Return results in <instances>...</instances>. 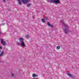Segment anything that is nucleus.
<instances>
[{"instance_id":"1a4fd4ad","label":"nucleus","mask_w":79,"mask_h":79,"mask_svg":"<svg viewBox=\"0 0 79 79\" xmlns=\"http://www.w3.org/2000/svg\"><path fill=\"white\" fill-rule=\"evenodd\" d=\"M4 55V51H2L0 54V56H2Z\"/></svg>"},{"instance_id":"9b49d317","label":"nucleus","mask_w":79,"mask_h":79,"mask_svg":"<svg viewBox=\"0 0 79 79\" xmlns=\"http://www.w3.org/2000/svg\"><path fill=\"white\" fill-rule=\"evenodd\" d=\"M26 39H29V37H30V36H29V35H26Z\"/></svg>"},{"instance_id":"6ab92c4d","label":"nucleus","mask_w":79,"mask_h":79,"mask_svg":"<svg viewBox=\"0 0 79 79\" xmlns=\"http://www.w3.org/2000/svg\"><path fill=\"white\" fill-rule=\"evenodd\" d=\"M17 0V1H18V2L20 1V0Z\"/></svg>"},{"instance_id":"9d476101","label":"nucleus","mask_w":79,"mask_h":79,"mask_svg":"<svg viewBox=\"0 0 79 79\" xmlns=\"http://www.w3.org/2000/svg\"><path fill=\"white\" fill-rule=\"evenodd\" d=\"M31 6V4L30 3H28L27 5V7H30Z\"/></svg>"},{"instance_id":"f3484780","label":"nucleus","mask_w":79,"mask_h":79,"mask_svg":"<svg viewBox=\"0 0 79 79\" xmlns=\"http://www.w3.org/2000/svg\"><path fill=\"white\" fill-rule=\"evenodd\" d=\"M0 48L1 49H2V46H0Z\"/></svg>"},{"instance_id":"7ed1b4c3","label":"nucleus","mask_w":79,"mask_h":79,"mask_svg":"<svg viewBox=\"0 0 79 79\" xmlns=\"http://www.w3.org/2000/svg\"><path fill=\"white\" fill-rule=\"evenodd\" d=\"M48 2H50L51 3H56V4H59L60 3V0H48Z\"/></svg>"},{"instance_id":"2eb2a0df","label":"nucleus","mask_w":79,"mask_h":79,"mask_svg":"<svg viewBox=\"0 0 79 79\" xmlns=\"http://www.w3.org/2000/svg\"><path fill=\"white\" fill-rule=\"evenodd\" d=\"M45 20H47V19H48V18L47 17H46L45 18Z\"/></svg>"},{"instance_id":"f257e3e1","label":"nucleus","mask_w":79,"mask_h":79,"mask_svg":"<svg viewBox=\"0 0 79 79\" xmlns=\"http://www.w3.org/2000/svg\"><path fill=\"white\" fill-rule=\"evenodd\" d=\"M20 42H17V45H18L22 47V48H25L26 45L24 42V39L22 38H20L19 39Z\"/></svg>"},{"instance_id":"ddd939ff","label":"nucleus","mask_w":79,"mask_h":79,"mask_svg":"<svg viewBox=\"0 0 79 79\" xmlns=\"http://www.w3.org/2000/svg\"><path fill=\"white\" fill-rule=\"evenodd\" d=\"M42 21L43 23H45V20L44 19H42Z\"/></svg>"},{"instance_id":"aec40b11","label":"nucleus","mask_w":79,"mask_h":79,"mask_svg":"<svg viewBox=\"0 0 79 79\" xmlns=\"http://www.w3.org/2000/svg\"><path fill=\"white\" fill-rule=\"evenodd\" d=\"M3 2H5V0H3Z\"/></svg>"},{"instance_id":"f8f14e48","label":"nucleus","mask_w":79,"mask_h":79,"mask_svg":"<svg viewBox=\"0 0 79 79\" xmlns=\"http://www.w3.org/2000/svg\"><path fill=\"white\" fill-rule=\"evenodd\" d=\"M60 48V46H58L56 47V49L57 50H59Z\"/></svg>"},{"instance_id":"423d86ee","label":"nucleus","mask_w":79,"mask_h":79,"mask_svg":"<svg viewBox=\"0 0 79 79\" xmlns=\"http://www.w3.org/2000/svg\"><path fill=\"white\" fill-rule=\"evenodd\" d=\"M68 75L70 77H71L72 78H74V77L73 76L72 74L71 73H68Z\"/></svg>"},{"instance_id":"20e7f679","label":"nucleus","mask_w":79,"mask_h":79,"mask_svg":"<svg viewBox=\"0 0 79 79\" xmlns=\"http://www.w3.org/2000/svg\"><path fill=\"white\" fill-rule=\"evenodd\" d=\"M24 4H26L27 3L29 2V0H21Z\"/></svg>"},{"instance_id":"4468645a","label":"nucleus","mask_w":79,"mask_h":79,"mask_svg":"<svg viewBox=\"0 0 79 79\" xmlns=\"http://www.w3.org/2000/svg\"><path fill=\"white\" fill-rule=\"evenodd\" d=\"M19 4L20 5H22V3H21V1H19Z\"/></svg>"},{"instance_id":"a211bd4d","label":"nucleus","mask_w":79,"mask_h":79,"mask_svg":"<svg viewBox=\"0 0 79 79\" xmlns=\"http://www.w3.org/2000/svg\"><path fill=\"white\" fill-rule=\"evenodd\" d=\"M1 25H2V26H3V25H4V23H2Z\"/></svg>"},{"instance_id":"0eeeda50","label":"nucleus","mask_w":79,"mask_h":79,"mask_svg":"<svg viewBox=\"0 0 79 79\" xmlns=\"http://www.w3.org/2000/svg\"><path fill=\"white\" fill-rule=\"evenodd\" d=\"M32 76L34 78H35V77H37L38 76V74H33L32 75Z\"/></svg>"},{"instance_id":"39448f33","label":"nucleus","mask_w":79,"mask_h":79,"mask_svg":"<svg viewBox=\"0 0 79 79\" xmlns=\"http://www.w3.org/2000/svg\"><path fill=\"white\" fill-rule=\"evenodd\" d=\"M1 42L3 45L4 46H5V45L6 43H5V42L3 41V39H1Z\"/></svg>"},{"instance_id":"412c9836","label":"nucleus","mask_w":79,"mask_h":79,"mask_svg":"<svg viewBox=\"0 0 79 79\" xmlns=\"http://www.w3.org/2000/svg\"><path fill=\"white\" fill-rule=\"evenodd\" d=\"M9 11H10V10H9Z\"/></svg>"},{"instance_id":"dca6fc26","label":"nucleus","mask_w":79,"mask_h":79,"mask_svg":"<svg viewBox=\"0 0 79 79\" xmlns=\"http://www.w3.org/2000/svg\"><path fill=\"white\" fill-rule=\"evenodd\" d=\"M14 76V74H13V73H12V77H13Z\"/></svg>"},{"instance_id":"6e6552de","label":"nucleus","mask_w":79,"mask_h":79,"mask_svg":"<svg viewBox=\"0 0 79 79\" xmlns=\"http://www.w3.org/2000/svg\"><path fill=\"white\" fill-rule=\"evenodd\" d=\"M47 24L48 26H50L51 27H53V25H51V24H50L49 22H48Z\"/></svg>"},{"instance_id":"f03ea898","label":"nucleus","mask_w":79,"mask_h":79,"mask_svg":"<svg viewBox=\"0 0 79 79\" xmlns=\"http://www.w3.org/2000/svg\"><path fill=\"white\" fill-rule=\"evenodd\" d=\"M61 23L65 27V29L64 30L65 33V34H68L69 31V30H68V26L62 21H61Z\"/></svg>"}]
</instances>
